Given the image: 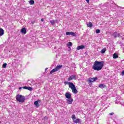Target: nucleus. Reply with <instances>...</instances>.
Instances as JSON below:
<instances>
[{
	"label": "nucleus",
	"mask_w": 124,
	"mask_h": 124,
	"mask_svg": "<svg viewBox=\"0 0 124 124\" xmlns=\"http://www.w3.org/2000/svg\"><path fill=\"white\" fill-rule=\"evenodd\" d=\"M104 63V62L102 61H95L93 66V69H94V70H96L97 71L101 70V69H102V67H103Z\"/></svg>",
	"instance_id": "f257e3e1"
},
{
	"label": "nucleus",
	"mask_w": 124,
	"mask_h": 124,
	"mask_svg": "<svg viewBox=\"0 0 124 124\" xmlns=\"http://www.w3.org/2000/svg\"><path fill=\"white\" fill-rule=\"evenodd\" d=\"M16 98L19 103H23V102H25V100H26L25 96L20 94L16 95Z\"/></svg>",
	"instance_id": "f03ea898"
},
{
	"label": "nucleus",
	"mask_w": 124,
	"mask_h": 124,
	"mask_svg": "<svg viewBox=\"0 0 124 124\" xmlns=\"http://www.w3.org/2000/svg\"><path fill=\"white\" fill-rule=\"evenodd\" d=\"M70 89H71L72 91V93H78V91L77 90V89H76V87H75V85L73 83H72L70 85Z\"/></svg>",
	"instance_id": "7ed1b4c3"
},
{
	"label": "nucleus",
	"mask_w": 124,
	"mask_h": 124,
	"mask_svg": "<svg viewBox=\"0 0 124 124\" xmlns=\"http://www.w3.org/2000/svg\"><path fill=\"white\" fill-rule=\"evenodd\" d=\"M77 79V76L76 75H73L69 77V78H68L67 80L68 81H71L72 80H76Z\"/></svg>",
	"instance_id": "20e7f679"
},
{
	"label": "nucleus",
	"mask_w": 124,
	"mask_h": 124,
	"mask_svg": "<svg viewBox=\"0 0 124 124\" xmlns=\"http://www.w3.org/2000/svg\"><path fill=\"white\" fill-rule=\"evenodd\" d=\"M97 80V77L95 78H90L88 79V81L90 83H93V82H94V81Z\"/></svg>",
	"instance_id": "39448f33"
},
{
	"label": "nucleus",
	"mask_w": 124,
	"mask_h": 124,
	"mask_svg": "<svg viewBox=\"0 0 124 124\" xmlns=\"http://www.w3.org/2000/svg\"><path fill=\"white\" fill-rule=\"evenodd\" d=\"M66 35H72L73 36H76V34L75 33L71 31V32H66Z\"/></svg>",
	"instance_id": "423d86ee"
},
{
	"label": "nucleus",
	"mask_w": 124,
	"mask_h": 124,
	"mask_svg": "<svg viewBox=\"0 0 124 124\" xmlns=\"http://www.w3.org/2000/svg\"><path fill=\"white\" fill-rule=\"evenodd\" d=\"M66 101L67 104H72V102H73V99H72V98H70L66 99Z\"/></svg>",
	"instance_id": "0eeeda50"
},
{
	"label": "nucleus",
	"mask_w": 124,
	"mask_h": 124,
	"mask_svg": "<svg viewBox=\"0 0 124 124\" xmlns=\"http://www.w3.org/2000/svg\"><path fill=\"white\" fill-rule=\"evenodd\" d=\"M40 101H41L40 100H38L35 101L34 102V105H35V106L36 107H39V106H40L39 103H40Z\"/></svg>",
	"instance_id": "6e6552de"
},
{
	"label": "nucleus",
	"mask_w": 124,
	"mask_h": 124,
	"mask_svg": "<svg viewBox=\"0 0 124 124\" xmlns=\"http://www.w3.org/2000/svg\"><path fill=\"white\" fill-rule=\"evenodd\" d=\"M20 32L23 33V34H26L27 33V29L25 28H22L20 31Z\"/></svg>",
	"instance_id": "1a4fd4ad"
},
{
	"label": "nucleus",
	"mask_w": 124,
	"mask_h": 124,
	"mask_svg": "<svg viewBox=\"0 0 124 124\" xmlns=\"http://www.w3.org/2000/svg\"><path fill=\"white\" fill-rule=\"evenodd\" d=\"M85 48V46L84 45H81L78 46L77 47V50H81V49H84Z\"/></svg>",
	"instance_id": "9d476101"
},
{
	"label": "nucleus",
	"mask_w": 124,
	"mask_h": 124,
	"mask_svg": "<svg viewBox=\"0 0 124 124\" xmlns=\"http://www.w3.org/2000/svg\"><path fill=\"white\" fill-rule=\"evenodd\" d=\"M65 97L66 98L68 99H69V98H71V93H65Z\"/></svg>",
	"instance_id": "9b49d317"
},
{
	"label": "nucleus",
	"mask_w": 124,
	"mask_h": 124,
	"mask_svg": "<svg viewBox=\"0 0 124 124\" xmlns=\"http://www.w3.org/2000/svg\"><path fill=\"white\" fill-rule=\"evenodd\" d=\"M31 86H34L35 85V86H34V88H37V87H39V86L37 85V84L35 82V81L31 82Z\"/></svg>",
	"instance_id": "f8f14e48"
},
{
	"label": "nucleus",
	"mask_w": 124,
	"mask_h": 124,
	"mask_svg": "<svg viewBox=\"0 0 124 124\" xmlns=\"http://www.w3.org/2000/svg\"><path fill=\"white\" fill-rule=\"evenodd\" d=\"M3 34H4V30L1 28H0V36H2Z\"/></svg>",
	"instance_id": "ddd939ff"
},
{
	"label": "nucleus",
	"mask_w": 124,
	"mask_h": 124,
	"mask_svg": "<svg viewBox=\"0 0 124 124\" xmlns=\"http://www.w3.org/2000/svg\"><path fill=\"white\" fill-rule=\"evenodd\" d=\"M62 67V65H58L55 68V69L57 71H59V70H60Z\"/></svg>",
	"instance_id": "4468645a"
},
{
	"label": "nucleus",
	"mask_w": 124,
	"mask_h": 124,
	"mask_svg": "<svg viewBox=\"0 0 124 124\" xmlns=\"http://www.w3.org/2000/svg\"><path fill=\"white\" fill-rule=\"evenodd\" d=\"M73 122L75 123V124H80L81 123V120H80V119H76Z\"/></svg>",
	"instance_id": "2eb2a0df"
},
{
	"label": "nucleus",
	"mask_w": 124,
	"mask_h": 124,
	"mask_svg": "<svg viewBox=\"0 0 124 124\" xmlns=\"http://www.w3.org/2000/svg\"><path fill=\"white\" fill-rule=\"evenodd\" d=\"M119 34H118V33H117L116 32H115L114 33H113V36L115 38H116V37H119Z\"/></svg>",
	"instance_id": "dca6fc26"
},
{
	"label": "nucleus",
	"mask_w": 124,
	"mask_h": 124,
	"mask_svg": "<svg viewBox=\"0 0 124 124\" xmlns=\"http://www.w3.org/2000/svg\"><path fill=\"white\" fill-rule=\"evenodd\" d=\"M64 84H65V85H66V84H68L69 85V88H70V85H71L72 84H73V83L68 82V81H65Z\"/></svg>",
	"instance_id": "f3484780"
},
{
	"label": "nucleus",
	"mask_w": 124,
	"mask_h": 124,
	"mask_svg": "<svg viewBox=\"0 0 124 124\" xmlns=\"http://www.w3.org/2000/svg\"><path fill=\"white\" fill-rule=\"evenodd\" d=\"M87 27L88 28H92L93 24H92V22H89L88 24H87Z\"/></svg>",
	"instance_id": "a211bd4d"
},
{
	"label": "nucleus",
	"mask_w": 124,
	"mask_h": 124,
	"mask_svg": "<svg viewBox=\"0 0 124 124\" xmlns=\"http://www.w3.org/2000/svg\"><path fill=\"white\" fill-rule=\"evenodd\" d=\"M29 3L30 4H31V5L34 4V0H31L30 1H29Z\"/></svg>",
	"instance_id": "6ab92c4d"
},
{
	"label": "nucleus",
	"mask_w": 124,
	"mask_h": 124,
	"mask_svg": "<svg viewBox=\"0 0 124 124\" xmlns=\"http://www.w3.org/2000/svg\"><path fill=\"white\" fill-rule=\"evenodd\" d=\"M113 59H118V54L117 53H114L113 55Z\"/></svg>",
	"instance_id": "aec40b11"
},
{
	"label": "nucleus",
	"mask_w": 124,
	"mask_h": 124,
	"mask_svg": "<svg viewBox=\"0 0 124 124\" xmlns=\"http://www.w3.org/2000/svg\"><path fill=\"white\" fill-rule=\"evenodd\" d=\"M56 71H57V70H56V69L54 68L50 71V74H53V73H54V72H56Z\"/></svg>",
	"instance_id": "412c9836"
},
{
	"label": "nucleus",
	"mask_w": 124,
	"mask_h": 124,
	"mask_svg": "<svg viewBox=\"0 0 124 124\" xmlns=\"http://www.w3.org/2000/svg\"><path fill=\"white\" fill-rule=\"evenodd\" d=\"M105 52H106V48H103L101 51V54H104V53H105Z\"/></svg>",
	"instance_id": "4be33fe9"
},
{
	"label": "nucleus",
	"mask_w": 124,
	"mask_h": 124,
	"mask_svg": "<svg viewBox=\"0 0 124 124\" xmlns=\"http://www.w3.org/2000/svg\"><path fill=\"white\" fill-rule=\"evenodd\" d=\"M99 87L101 89H103V88L105 87V85H104V84H100L99 85Z\"/></svg>",
	"instance_id": "5701e85b"
},
{
	"label": "nucleus",
	"mask_w": 124,
	"mask_h": 124,
	"mask_svg": "<svg viewBox=\"0 0 124 124\" xmlns=\"http://www.w3.org/2000/svg\"><path fill=\"white\" fill-rule=\"evenodd\" d=\"M50 23L51 24V25H54L55 23H56V21H55V20H50Z\"/></svg>",
	"instance_id": "b1692460"
},
{
	"label": "nucleus",
	"mask_w": 124,
	"mask_h": 124,
	"mask_svg": "<svg viewBox=\"0 0 124 124\" xmlns=\"http://www.w3.org/2000/svg\"><path fill=\"white\" fill-rule=\"evenodd\" d=\"M67 45L68 46V47H69V46H72V43L71 42H68L67 44Z\"/></svg>",
	"instance_id": "393cba45"
},
{
	"label": "nucleus",
	"mask_w": 124,
	"mask_h": 124,
	"mask_svg": "<svg viewBox=\"0 0 124 124\" xmlns=\"http://www.w3.org/2000/svg\"><path fill=\"white\" fill-rule=\"evenodd\" d=\"M72 120H73V121H74L76 119V116H75V115H72Z\"/></svg>",
	"instance_id": "a878e982"
},
{
	"label": "nucleus",
	"mask_w": 124,
	"mask_h": 124,
	"mask_svg": "<svg viewBox=\"0 0 124 124\" xmlns=\"http://www.w3.org/2000/svg\"><path fill=\"white\" fill-rule=\"evenodd\" d=\"M6 65H7V64L6 63L3 64V65H2L3 68H5V67H6Z\"/></svg>",
	"instance_id": "bb28decb"
},
{
	"label": "nucleus",
	"mask_w": 124,
	"mask_h": 124,
	"mask_svg": "<svg viewBox=\"0 0 124 124\" xmlns=\"http://www.w3.org/2000/svg\"><path fill=\"white\" fill-rule=\"evenodd\" d=\"M100 32V30L99 29L96 30V33H99Z\"/></svg>",
	"instance_id": "cd10ccee"
},
{
	"label": "nucleus",
	"mask_w": 124,
	"mask_h": 124,
	"mask_svg": "<svg viewBox=\"0 0 124 124\" xmlns=\"http://www.w3.org/2000/svg\"><path fill=\"white\" fill-rule=\"evenodd\" d=\"M29 91H32V88L28 87V89Z\"/></svg>",
	"instance_id": "c85d7f7f"
},
{
	"label": "nucleus",
	"mask_w": 124,
	"mask_h": 124,
	"mask_svg": "<svg viewBox=\"0 0 124 124\" xmlns=\"http://www.w3.org/2000/svg\"><path fill=\"white\" fill-rule=\"evenodd\" d=\"M29 87H27V86H25V87H23V89H25V90H28Z\"/></svg>",
	"instance_id": "c756f323"
},
{
	"label": "nucleus",
	"mask_w": 124,
	"mask_h": 124,
	"mask_svg": "<svg viewBox=\"0 0 124 124\" xmlns=\"http://www.w3.org/2000/svg\"><path fill=\"white\" fill-rule=\"evenodd\" d=\"M121 74L122 76H124V70L122 72Z\"/></svg>",
	"instance_id": "7c9ffc66"
},
{
	"label": "nucleus",
	"mask_w": 124,
	"mask_h": 124,
	"mask_svg": "<svg viewBox=\"0 0 124 124\" xmlns=\"http://www.w3.org/2000/svg\"><path fill=\"white\" fill-rule=\"evenodd\" d=\"M110 116H112V115H114V112H111L109 113Z\"/></svg>",
	"instance_id": "2f4dec72"
},
{
	"label": "nucleus",
	"mask_w": 124,
	"mask_h": 124,
	"mask_svg": "<svg viewBox=\"0 0 124 124\" xmlns=\"http://www.w3.org/2000/svg\"><path fill=\"white\" fill-rule=\"evenodd\" d=\"M41 21L42 22H43V21H44V19L43 18H42V19H41Z\"/></svg>",
	"instance_id": "473e14b6"
},
{
	"label": "nucleus",
	"mask_w": 124,
	"mask_h": 124,
	"mask_svg": "<svg viewBox=\"0 0 124 124\" xmlns=\"http://www.w3.org/2000/svg\"><path fill=\"white\" fill-rule=\"evenodd\" d=\"M87 2H90V0H86Z\"/></svg>",
	"instance_id": "72a5a7b5"
},
{
	"label": "nucleus",
	"mask_w": 124,
	"mask_h": 124,
	"mask_svg": "<svg viewBox=\"0 0 124 124\" xmlns=\"http://www.w3.org/2000/svg\"><path fill=\"white\" fill-rule=\"evenodd\" d=\"M22 89H23V87H19V90H21Z\"/></svg>",
	"instance_id": "f704fd0d"
},
{
	"label": "nucleus",
	"mask_w": 124,
	"mask_h": 124,
	"mask_svg": "<svg viewBox=\"0 0 124 124\" xmlns=\"http://www.w3.org/2000/svg\"><path fill=\"white\" fill-rule=\"evenodd\" d=\"M0 124H1V122L0 121Z\"/></svg>",
	"instance_id": "c9c22d12"
},
{
	"label": "nucleus",
	"mask_w": 124,
	"mask_h": 124,
	"mask_svg": "<svg viewBox=\"0 0 124 124\" xmlns=\"http://www.w3.org/2000/svg\"><path fill=\"white\" fill-rule=\"evenodd\" d=\"M46 69H48V68H46Z\"/></svg>",
	"instance_id": "e433bc0d"
}]
</instances>
